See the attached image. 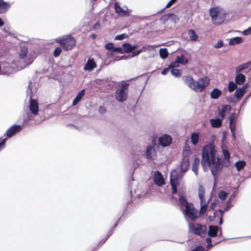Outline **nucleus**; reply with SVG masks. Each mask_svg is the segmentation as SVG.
I'll use <instances>...</instances> for the list:
<instances>
[{
	"label": "nucleus",
	"mask_w": 251,
	"mask_h": 251,
	"mask_svg": "<svg viewBox=\"0 0 251 251\" xmlns=\"http://www.w3.org/2000/svg\"><path fill=\"white\" fill-rule=\"evenodd\" d=\"M216 148L214 143L205 145L202 149L201 160V165L208 167L215 178L221 172L223 167Z\"/></svg>",
	"instance_id": "f257e3e1"
},
{
	"label": "nucleus",
	"mask_w": 251,
	"mask_h": 251,
	"mask_svg": "<svg viewBox=\"0 0 251 251\" xmlns=\"http://www.w3.org/2000/svg\"><path fill=\"white\" fill-rule=\"evenodd\" d=\"M182 80L185 84L196 92H201L209 85L210 81L209 79L206 76L195 81L190 75L183 76Z\"/></svg>",
	"instance_id": "f03ea898"
},
{
	"label": "nucleus",
	"mask_w": 251,
	"mask_h": 251,
	"mask_svg": "<svg viewBox=\"0 0 251 251\" xmlns=\"http://www.w3.org/2000/svg\"><path fill=\"white\" fill-rule=\"evenodd\" d=\"M179 201L180 203L181 207L182 208H185L183 209V214L189 219L192 221H195L200 217L198 210L195 208L193 203L188 202L184 196H179Z\"/></svg>",
	"instance_id": "7ed1b4c3"
},
{
	"label": "nucleus",
	"mask_w": 251,
	"mask_h": 251,
	"mask_svg": "<svg viewBox=\"0 0 251 251\" xmlns=\"http://www.w3.org/2000/svg\"><path fill=\"white\" fill-rule=\"evenodd\" d=\"M62 49L65 50H69L75 46V39L71 35H64L59 37L55 39Z\"/></svg>",
	"instance_id": "20e7f679"
},
{
	"label": "nucleus",
	"mask_w": 251,
	"mask_h": 251,
	"mask_svg": "<svg viewBox=\"0 0 251 251\" xmlns=\"http://www.w3.org/2000/svg\"><path fill=\"white\" fill-rule=\"evenodd\" d=\"M128 85V83L125 82L118 86L115 92V98L118 101L124 102L126 100Z\"/></svg>",
	"instance_id": "39448f33"
},
{
	"label": "nucleus",
	"mask_w": 251,
	"mask_h": 251,
	"mask_svg": "<svg viewBox=\"0 0 251 251\" xmlns=\"http://www.w3.org/2000/svg\"><path fill=\"white\" fill-rule=\"evenodd\" d=\"M210 16L211 17L213 23L219 25L222 24L225 18L224 14L219 7H214L210 10Z\"/></svg>",
	"instance_id": "423d86ee"
},
{
	"label": "nucleus",
	"mask_w": 251,
	"mask_h": 251,
	"mask_svg": "<svg viewBox=\"0 0 251 251\" xmlns=\"http://www.w3.org/2000/svg\"><path fill=\"white\" fill-rule=\"evenodd\" d=\"M189 230L192 233L203 237L206 235V226L200 224L191 223L189 224Z\"/></svg>",
	"instance_id": "0eeeda50"
},
{
	"label": "nucleus",
	"mask_w": 251,
	"mask_h": 251,
	"mask_svg": "<svg viewBox=\"0 0 251 251\" xmlns=\"http://www.w3.org/2000/svg\"><path fill=\"white\" fill-rule=\"evenodd\" d=\"M179 184L177 172L176 170H173L170 173V184L172 188L171 192L172 194L177 193V187Z\"/></svg>",
	"instance_id": "6e6552de"
},
{
	"label": "nucleus",
	"mask_w": 251,
	"mask_h": 251,
	"mask_svg": "<svg viewBox=\"0 0 251 251\" xmlns=\"http://www.w3.org/2000/svg\"><path fill=\"white\" fill-rule=\"evenodd\" d=\"M22 130V127L21 126L14 125L6 130V135L8 137L10 138Z\"/></svg>",
	"instance_id": "1a4fd4ad"
},
{
	"label": "nucleus",
	"mask_w": 251,
	"mask_h": 251,
	"mask_svg": "<svg viewBox=\"0 0 251 251\" xmlns=\"http://www.w3.org/2000/svg\"><path fill=\"white\" fill-rule=\"evenodd\" d=\"M158 141L162 147H167L172 143V138L170 135L164 134L159 138Z\"/></svg>",
	"instance_id": "9d476101"
},
{
	"label": "nucleus",
	"mask_w": 251,
	"mask_h": 251,
	"mask_svg": "<svg viewBox=\"0 0 251 251\" xmlns=\"http://www.w3.org/2000/svg\"><path fill=\"white\" fill-rule=\"evenodd\" d=\"M29 109L34 115L38 113L39 106L37 101L34 99L30 100Z\"/></svg>",
	"instance_id": "9b49d317"
},
{
	"label": "nucleus",
	"mask_w": 251,
	"mask_h": 251,
	"mask_svg": "<svg viewBox=\"0 0 251 251\" xmlns=\"http://www.w3.org/2000/svg\"><path fill=\"white\" fill-rule=\"evenodd\" d=\"M154 181L158 186H162L165 184V181L161 173L157 171L154 176Z\"/></svg>",
	"instance_id": "f8f14e48"
},
{
	"label": "nucleus",
	"mask_w": 251,
	"mask_h": 251,
	"mask_svg": "<svg viewBox=\"0 0 251 251\" xmlns=\"http://www.w3.org/2000/svg\"><path fill=\"white\" fill-rule=\"evenodd\" d=\"M11 5L9 3L0 0V14L6 13L10 8Z\"/></svg>",
	"instance_id": "ddd939ff"
},
{
	"label": "nucleus",
	"mask_w": 251,
	"mask_h": 251,
	"mask_svg": "<svg viewBox=\"0 0 251 251\" xmlns=\"http://www.w3.org/2000/svg\"><path fill=\"white\" fill-rule=\"evenodd\" d=\"M114 9L115 12L119 15L121 16H126L127 14V9L125 10L122 8L117 2L114 3Z\"/></svg>",
	"instance_id": "4468645a"
},
{
	"label": "nucleus",
	"mask_w": 251,
	"mask_h": 251,
	"mask_svg": "<svg viewBox=\"0 0 251 251\" xmlns=\"http://www.w3.org/2000/svg\"><path fill=\"white\" fill-rule=\"evenodd\" d=\"M189 160L181 159L180 164V171L182 173H185L189 168Z\"/></svg>",
	"instance_id": "2eb2a0df"
},
{
	"label": "nucleus",
	"mask_w": 251,
	"mask_h": 251,
	"mask_svg": "<svg viewBox=\"0 0 251 251\" xmlns=\"http://www.w3.org/2000/svg\"><path fill=\"white\" fill-rule=\"evenodd\" d=\"M155 153V150L153 147L151 145L148 146L146 151V155L147 158L152 159V155Z\"/></svg>",
	"instance_id": "dca6fc26"
},
{
	"label": "nucleus",
	"mask_w": 251,
	"mask_h": 251,
	"mask_svg": "<svg viewBox=\"0 0 251 251\" xmlns=\"http://www.w3.org/2000/svg\"><path fill=\"white\" fill-rule=\"evenodd\" d=\"M200 160L198 157H195L194 159V162L192 165V170L196 175H198V169L200 165Z\"/></svg>",
	"instance_id": "f3484780"
},
{
	"label": "nucleus",
	"mask_w": 251,
	"mask_h": 251,
	"mask_svg": "<svg viewBox=\"0 0 251 251\" xmlns=\"http://www.w3.org/2000/svg\"><path fill=\"white\" fill-rule=\"evenodd\" d=\"M218 231V227L217 226H210L208 231V235L211 237H215L217 236Z\"/></svg>",
	"instance_id": "a211bd4d"
},
{
	"label": "nucleus",
	"mask_w": 251,
	"mask_h": 251,
	"mask_svg": "<svg viewBox=\"0 0 251 251\" xmlns=\"http://www.w3.org/2000/svg\"><path fill=\"white\" fill-rule=\"evenodd\" d=\"M97 65L93 59H88L87 62L85 65L84 69L85 70H92L96 67Z\"/></svg>",
	"instance_id": "6ab92c4d"
},
{
	"label": "nucleus",
	"mask_w": 251,
	"mask_h": 251,
	"mask_svg": "<svg viewBox=\"0 0 251 251\" xmlns=\"http://www.w3.org/2000/svg\"><path fill=\"white\" fill-rule=\"evenodd\" d=\"M205 189L202 185H200L199 187V197L201 201V203L202 204L204 202L205 198Z\"/></svg>",
	"instance_id": "aec40b11"
},
{
	"label": "nucleus",
	"mask_w": 251,
	"mask_h": 251,
	"mask_svg": "<svg viewBox=\"0 0 251 251\" xmlns=\"http://www.w3.org/2000/svg\"><path fill=\"white\" fill-rule=\"evenodd\" d=\"M85 93V90L82 89L81 90L79 93L77 94L76 97L74 99L73 101V105H76L82 98L83 96L84 95Z\"/></svg>",
	"instance_id": "412c9836"
},
{
	"label": "nucleus",
	"mask_w": 251,
	"mask_h": 251,
	"mask_svg": "<svg viewBox=\"0 0 251 251\" xmlns=\"http://www.w3.org/2000/svg\"><path fill=\"white\" fill-rule=\"evenodd\" d=\"M116 226H117V224H115L114 225V226L112 227V228L108 231L106 236L105 237V238L102 239L100 242L98 246H99V245L101 246L102 245H103L106 242V241L108 239V238L113 234L114 229Z\"/></svg>",
	"instance_id": "4be33fe9"
},
{
	"label": "nucleus",
	"mask_w": 251,
	"mask_h": 251,
	"mask_svg": "<svg viewBox=\"0 0 251 251\" xmlns=\"http://www.w3.org/2000/svg\"><path fill=\"white\" fill-rule=\"evenodd\" d=\"M245 81V76L242 74H239L235 77V82L237 84L241 85Z\"/></svg>",
	"instance_id": "5701e85b"
},
{
	"label": "nucleus",
	"mask_w": 251,
	"mask_h": 251,
	"mask_svg": "<svg viewBox=\"0 0 251 251\" xmlns=\"http://www.w3.org/2000/svg\"><path fill=\"white\" fill-rule=\"evenodd\" d=\"M246 91V87L243 86L242 88L236 89L235 92V96L237 98H241Z\"/></svg>",
	"instance_id": "b1692460"
},
{
	"label": "nucleus",
	"mask_w": 251,
	"mask_h": 251,
	"mask_svg": "<svg viewBox=\"0 0 251 251\" xmlns=\"http://www.w3.org/2000/svg\"><path fill=\"white\" fill-rule=\"evenodd\" d=\"M188 34L191 41H196L199 38L198 35L193 29L189 30Z\"/></svg>",
	"instance_id": "393cba45"
},
{
	"label": "nucleus",
	"mask_w": 251,
	"mask_h": 251,
	"mask_svg": "<svg viewBox=\"0 0 251 251\" xmlns=\"http://www.w3.org/2000/svg\"><path fill=\"white\" fill-rule=\"evenodd\" d=\"M221 93L222 92L220 90L217 88H215L211 93V98L213 99H217L220 96Z\"/></svg>",
	"instance_id": "a878e982"
},
{
	"label": "nucleus",
	"mask_w": 251,
	"mask_h": 251,
	"mask_svg": "<svg viewBox=\"0 0 251 251\" xmlns=\"http://www.w3.org/2000/svg\"><path fill=\"white\" fill-rule=\"evenodd\" d=\"M190 139H191L192 143L194 145H196L198 143L199 140V134L196 133H193L191 134Z\"/></svg>",
	"instance_id": "bb28decb"
},
{
	"label": "nucleus",
	"mask_w": 251,
	"mask_h": 251,
	"mask_svg": "<svg viewBox=\"0 0 251 251\" xmlns=\"http://www.w3.org/2000/svg\"><path fill=\"white\" fill-rule=\"evenodd\" d=\"M242 42V39L240 37H236L231 38L229 42V44L231 45H234L240 44Z\"/></svg>",
	"instance_id": "cd10ccee"
},
{
	"label": "nucleus",
	"mask_w": 251,
	"mask_h": 251,
	"mask_svg": "<svg viewBox=\"0 0 251 251\" xmlns=\"http://www.w3.org/2000/svg\"><path fill=\"white\" fill-rule=\"evenodd\" d=\"M191 153H192V151L190 150V147H188V150L186 149L183 151V152H182L183 158H182V159L189 160V156H190Z\"/></svg>",
	"instance_id": "c85d7f7f"
},
{
	"label": "nucleus",
	"mask_w": 251,
	"mask_h": 251,
	"mask_svg": "<svg viewBox=\"0 0 251 251\" xmlns=\"http://www.w3.org/2000/svg\"><path fill=\"white\" fill-rule=\"evenodd\" d=\"M211 124L213 127H219L222 125V120L219 119H212L211 120Z\"/></svg>",
	"instance_id": "c756f323"
},
{
	"label": "nucleus",
	"mask_w": 251,
	"mask_h": 251,
	"mask_svg": "<svg viewBox=\"0 0 251 251\" xmlns=\"http://www.w3.org/2000/svg\"><path fill=\"white\" fill-rule=\"evenodd\" d=\"M27 52L28 50L26 47H24L22 48L19 54V57L21 59L25 58L26 56Z\"/></svg>",
	"instance_id": "7c9ffc66"
},
{
	"label": "nucleus",
	"mask_w": 251,
	"mask_h": 251,
	"mask_svg": "<svg viewBox=\"0 0 251 251\" xmlns=\"http://www.w3.org/2000/svg\"><path fill=\"white\" fill-rule=\"evenodd\" d=\"M178 64H186L188 63V59L185 58L183 55L177 56L176 59Z\"/></svg>",
	"instance_id": "2f4dec72"
},
{
	"label": "nucleus",
	"mask_w": 251,
	"mask_h": 251,
	"mask_svg": "<svg viewBox=\"0 0 251 251\" xmlns=\"http://www.w3.org/2000/svg\"><path fill=\"white\" fill-rule=\"evenodd\" d=\"M159 54L162 59L166 58L168 56V52L167 49H160L159 50Z\"/></svg>",
	"instance_id": "473e14b6"
},
{
	"label": "nucleus",
	"mask_w": 251,
	"mask_h": 251,
	"mask_svg": "<svg viewBox=\"0 0 251 251\" xmlns=\"http://www.w3.org/2000/svg\"><path fill=\"white\" fill-rule=\"evenodd\" d=\"M201 209L199 212V215L204 214L205 213V212L206 211L207 209V203H206L205 201H204V202H203L202 204L201 203Z\"/></svg>",
	"instance_id": "72a5a7b5"
},
{
	"label": "nucleus",
	"mask_w": 251,
	"mask_h": 251,
	"mask_svg": "<svg viewBox=\"0 0 251 251\" xmlns=\"http://www.w3.org/2000/svg\"><path fill=\"white\" fill-rule=\"evenodd\" d=\"M246 165V162L244 161H239L236 163L235 166L238 171H240L243 169L244 166Z\"/></svg>",
	"instance_id": "f704fd0d"
},
{
	"label": "nucleus",
	"mask_w": 251,
	"mask_h": 251,
	"mask_svg": "<svg viewBox=\"0 0 251 251\" xmlns=\"http://www.w3.org/2000/svg\"><path fill=\"white\" fill-rule=\"evenodd\" d=\"M237 84L232 81L229 82L228 85V89L229 92H233L235 89L237 88Z\"/></svg>",
	"instance_id": "c9c22d12"
},
{
	"label": "nucleus",
	"mask_w": 251,
	"mask_h": 251,
	"mask_svg": "<svg viewBox=\"0 0 251 251\" xmlns=\"http://www.w3.org/2000/svg\"><path fill=\"white\" fill-rule=\"evenodd\" d=\"M172 74L175 77H180L181 75V71L180 70L173 69L171 71Z\"/></svg>",
	"instance_id": "e433bc0d"
},
{
	"label": "nucleus",
	"mask_w": 251,
	"mask_h": 251,
	"mask_svg": "<svg viewBox=\"0 0 251 251\" xmlns=\"http://www.w3.org/2000/svg\"><path fill=\"white\" fill-rule=\"evenodd\" d=\"M131 45L129 43H125L123 44V50L124 52L129 53L131 52Z\"/></svg>",
	"instance_id": "4c0bfd02"
},
{
	"label": "nucleus",
	"mask_w": 251,
	"mask_h": 251,
	"mask_svg": "<svg viewBox=\"0 0 251 251\" xmlns=\"http://www.w3.org/2000/svg\"><path fill=\"white\" fill-rule=\"evenodd\" d=\"M227 195L228 193H226L225 191H221L218 194V197L220 199L225 200L226 198Z\"/></svg>",
	"instance_id": "58836bf2"
},
{
	"label": "nucleus",
	"mask_w": 251,
	"mask_h": 251,
	"mask_svg": "<svg viewBox=\"0 0 251 251\" xmlns=\"http://www.w3.org/2000/svg\"><path fill=\"white\" fill-rule=\"evenodd\" d=\"M61 52H62V50H61V48L57 47V48H55V49L54 50V52H53L54 56L55 57H58L60 54Z\"/></svg>",
	"instance_id": "ea45409f"
},
{
	"label": "nucleus",
	"mask_w": 251,
	"mask_h": 251,
	"mask_svg": "<svg viewBox=\"0 0 251 251\" xmlns=\"http://www.w3.org/2000/svg\"><path fill=\"white\" fill-rule=\"evenodd\" d=\"M223 154L225 158V160H227V161H229V157H230V154L228 151L226 150H223Z\"/></svg>",
	"instance_id": "a19ab883"
},
{
	"label": "nucleus",
	"mask_w": 251,
	"mask_h": 251,
	"mask_svg": "<svg viewBox=\"0 0 251 251\" xmlns=\"http://www.w3.org/2000/svg\"><path fill=\"white\" fill-rule=\"evenodd\" d=\"M230 129L233 136H235V123H229Z\"/></svg>",
	"instance_id": "79ce46f5"
},
{
	"label": "nucleus",
	"mask_w": 251,
	"mask_h": 251,
	"mask_svg": "<svg viewBox=\"0 0 251 251\" xmlns=\"http://www.w3.org/2000/svg\"><path fill=\"white\" fill-rule=\"evenodd\" d=\"M236 118V115L235 113H232L229 117L230 122L229 123H235V119Z\"/></svg>",
	"instance_id": "37998d69"
},
{
	"label": "nucleus",
	"mask_w": 251,
	"mask_h": 251,
	"mask_svg": "<svg viewBox=\"0 0 251 251\" xmlns=\"http://www.w3.org/2000/svg\"><path fill=\"white\" fill-rule=\"evenodd\" d=\"M127 37H128V35L126 33H123L122 34L117 35L115 37V39L116 40H122V39H123L125 38H126Z\"/></svg>",
	"instance_id": "c03bdc74"
},
{
	"label": "nucleus",
	"mask_w": 251,
	"mask_h": 251,
	"mask_svg": "<svg viewBox=\"0 0 251 251\" xmlns=\"http://www.w3.org/2000/svg\"><path fill=\"white\" fill-rule=\"evenodd\" d=\"M178 63L177 61L176 60L175 61L172 62L169 65V68L170 69H174L176 67H178Z\"/></svg>",
	"instance_id": "a18cd8bd"
},
{
	"label": "nucleus",
	"mask_w": 251,
	"mask_h": 251,
	"mask_svg": "<svg viewBox=\"0 0 251 251\" xmlns=\"http://www.w3.org/2000/svg\"><path fill=\"white\" fill-rule=\"evenodd\" d=\"M221 110L225 113H226V111L229 112L231 110V106L229 105H225L222 107Z\"/></svg>",
	"instance_id": "49530a36"
},
{
	"label": "nucleus",
	"mask_w": 251,
	"mask_h": 251,
	"mask_svg": "<svg viewBox=\"0 0 251 251\" xmlns=\"http://www.w3.org/2000/svg\"><path fill=\"white\" fill-rule=\"evenodd\" d=\"M191 251H205V248L202 246H199L194 248Z\"/></svg>",
	"instance_id": "de8ad7c7"
},
{
	"label": "nucleus",
	"mask_w": 251,
	"mask_h": 251,
	"mask_svg": "<svg viewBox=\"0 0 251 251\" xmlns=\"http://www.w3.org/2000/svg\"><path fill=\"white\" fill-rule=\"evenodd\" d=\"M206 242L208 244L207 246L208 248H210L213 246V245L212 244V243H211L212 240L211 238H207L206 239Z\"/></svg>",
	"instance_id": "09e8293b"
},
{
	"label": "nucleus",
	"mask_w": 251,
	"mask_h": 251,
	"mask_svg": "<svg viewBox=\"0 0 251 251\" xmlns=\"http://www.w3.org/2000/svg\"><path fill=\"white\" fill-rule=\"evenodd\" d=\"M223 46V43L222 40H219L217 43L215 45V48H220Z\"/></svg>",
	"instance_id": "8fccbe9b"
},
{
	"label": "nucleus",
	"mask_w": 251,
	"mask_h": 251,
	"mask_svg": "<svg viewBox=\"0 0 251 251\" xmlns=\"http://www.w3.org/2000/svg\"><path fill=\"white\" fill-rule=\"evenodd\" d=\"M6 140L7 138H4L0 142V151L2 149L4 148Z\"/></svg>",
	"instance_id": "3c124183"
},
{
	"label": "nucleus",
	"mask_w": 251,
	"mask_h": 251,
	"mask_svg": "<svg viewBox=\"0 0 251 251\" xmlns=\"http://www.w3.org/2000/svg\"><path fill=\"white\" fill-rule=\"evenodd\" d=\"M176 0H171L165 6L166 8H168L170 7L173 4H174L176 2Z\"/></svg>",
	"instance_id": "603ef678"
},
{
	"label": "nucleus",
	"mask_w": 251,
	"mask_h": 251,
	"mask_svg": "<svg viewBox=\"0 0 251 251\" xmlns=\"http://www.w3.org/2000/svg\"><path fill=\"white\" fill-rule=\"evenodd\" d=\"M142 51V50H134L132 53V56H137V55H139Z\"/></svg>",
	"instance_id": "864d4df0"
},
{
	"label": "nucleus",
	"mask_w": 251,
	"mask_h": 251,
	"mask_svg": "<svg viewBox=\"0 0 251 251\" xmlns=\"http://www.w3.org/2000/svg\"><path fill=\"white\" fill-rule=\"evenodd\" d=\"M113 48V45L112 43H108L105 45V48L107 50H111Z\"/></svg>",
	"instance_id": "5fc2aeb1"
},
{
	"label": "nucleus",
	"mask_w": 251,
	"mask_h": 251,
	"mask_svg": "<svg viewBox=\"0 0 251 251\" xmlns=\"http://www.w3.org/2000/svg\"><path fill=\"white\" fill-rule=\"evenodd\" d=\"M250 64H251L250 62H247V63L241 64V65L242 66L243 69H247L249 68Z\"/></svg>",
	"instance_id": "6e6d98bb"
},
{
	"label": "nucleus",
	"mask_w": 251,
	"mask_h": 251,
	"mask_svg": "<svg viewBox=\"0 0 251 251\" xmlns=\"http://www.w3.org/2000/svg\"><path fill=\"white\" fill-rule=\"evenodd\" d=\"M106 108L103 106H100L99 108V112L101 114H103L106 112Z\"/></svg>",
	"instance_id": "4d7b16f0"
},
{
	"label": "nucleus",
	"mask_w": 251,
	"mask_h": 251,
	"mask_svg": "<svg viewBox=\"0 0 251 251\" xmlns=\"http://www.w3.org/2000/svg\"><path fill=\"white\" fill-rule=\"evenodd\" d=\"M243 69V67L241 65L238 66L237 68H236V73H239V72H240L241 71H242Z\"/></svg>",
	"instance_id": "13d9d810"
},
{
	"label": "nucleus",
	"mask_w": 251,
	"mask_h": 251,
	"mask_svg": "<svg viewBox=\"0 0 251 251\" xmlns=\"http://www.w3.org/2000/svg\"><path fill=\"white\" fill-rule=\"evenodd\" d=\"M114 51H118L119 52L121 53H123L124 52L123 51V49L121 48L118 47V48H115L114 49Z\"/></svg>",
	"instance_id": "bf43d9fd"
},
{
	"label": "nucleus",
	"mask_w": 251,
	"mask_h": 251,
	"mask_svg": "<svg viewBox=\"0 0 251 251\" xmlns=\"http://www.w3.org/2000/svg\"><path fill=\"white\" fill-rule=\"evenodd\" d=\"M169 70H170V68L168 67L167 68H165L162 71L161 74L163 75H165L168 73V72L169 71Z\"/></svg>",
	"instance_id": "052dcab7"
},
{
	"label": "nucleus",
	"mask_w": 251,
	"mask_h": 251,
	"mask_svg": "<svg viewBox=\"0 0 251 251\" xmlns=\"http://www.w3.org/2000/svg\"><path fill=\"white\" fill-rule=\"evenodd\" d=\"M245 35H248L251 33V28L245 30L243 32Z\"/></svg>",
	"instance_id": "680f3d73"
},
{
	"label": "nucleus",
	"mask_w": 251,
	"mask_h": 251,
	"mask_svg": "<svg viewBox=\"0 0 251 251\" xmlns=\"http://www.w3.org/2000/svg\"><path fill=\"white\" fill-rule=\"evenodd\" d=\"M219 115L222 119H223L225 117V113L221 110L219 112Z\"/></svg>",
	"instance_id": "e2e57ef3"
},
{
	"label": "nucleus",
	"mask_w": 251,
	"mask_h": 251,
	"mask_svg": "<svg viewBox=\"0 0 251 251\" xmlns=\"http://www.w3.org/2000/svg\"><path fill=\"white\" fill-rule=\"evenodd\" d=\"M138 48V46L137 45H134L133 46H131V52L133 50H135L136 49H137Z\"/></svg>",
	"instance_id": "0e129e2a"
},
{
	"label": "nucleus",
	"mask_w": 251,
	"mask_h": 251,
	"mask_svg": "<svg viewBox=\"0 0 251 251\" xmlns=\"http://www.w3.org/2000/svg\"><path fill=\"white\" fill-rule=\"evenodd\" d=\"M216 207V204L215 203H213L212 205H211V208L212 209V210H214V209Z\"/></svg>",
	"instance_id": "69168bd1"
},
{
	"label": "nucleus",
	"mask_w": 251,
	"mask_h": 251,
	"mask_svg": "<svg viewBox=\"0 0 251 251\" xmlns=\"http://www.w3.org/2000/svg\"><path fill=\"white\" fill-rule=\"evenodd\" d=\"M97 25H98V26H99V24H95V25H94V27H93V28H94V29H96V28H97Z\"/></svg>",
	"instance_id": "338daca9"
},
{
	"label": "nucleus",
	"mask_w": 251,
	"mask_h": 251,
	"mask_svg": "<svg viewBox=\"0 0 251 251\" xmlns=\"http://www.w3.org/2000/svg\"><path fill=\"white\" fill-rule=\"evenodd\" d=\"M92 37L93 38H95L96 37V35L95 34H93Z\"/></svg>",
	"instance_id": "774afa93"
}]
</instances>
